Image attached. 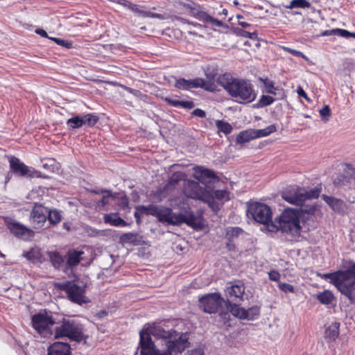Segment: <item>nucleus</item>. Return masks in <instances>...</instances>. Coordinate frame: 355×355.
Instances as JSON below:
<instances>
[{"mask_svg":"<svg viewBox=\"0 0 355 355\" xmlns=\"http://www.w3.org/2000/svg\"><path fill=\"white\" fill-rule=\"evenodd\" d=\"M155 337L162 339L164 350L157 349L150 334L142 330L139 334L140 355H181L191 345L190 333L178 331L174 329L165 330L157 327L151 331Z\"/></svg>","mask_w":355,"mask_h":355,"instance_id":"obj_1","label":"nucleus"},{"mask_svg":"<svg viewBox=\"0 0 355 355\" xmlns=\"http://www.w3.org/2000/svg\"><path fill=\"white\" fill-rule=\"evenodd\" d=\"M324 279H329L339 291L345 295L352 304H355V263L343 261L340 269L334 272L321 275Z\"/></svg>","mask_w":355,"mask_h":355,"instance_id":"obj_2","label":"nucleus"},{"mask_svg":"<svg viewBox=\"0 0 355 355\" xmlns=\"http://www.w3.org/2000/svg\"><path fill=\"white\" fill-rule=\"evenodd\" d=\"M229 76L223 73V89L232 97L240 103H249L255 100L257 93L250 80Z\"/></svg>","mask_w":355,"mask_h":355,"instance_id":"obj_3","label":"nucleus"},{"mask_svg":"<svg viewBox=\"0 0 355 355\" xmlns=\"http://www.w3.org/2000/svg\"><path fill=\"white\" fill-rule=\"evenodd\" d=\"M54 337L56 339L66 337L72 341L80 343L85 339L83 327L75 320L64 319L61 324L55 328Z\"/></svg>","mask_w":355,"mask_h":355,"instance_id":"obj_4","label":"nucleus"},{"mask_svg":"<svg viewBox=\"0 0 355 355\" xmlns=\"http://www.w3.org/2000/svg\"><path fill=\"white\" fill-rule=\"evenodd\" d=\"M183 192L187 198L207 202L209 207L214 209L215 199L212 190L209 189L207 187L203 188L200 187L198 182L191 180H185Z\"/></svg>","mask_w":355,"mask_h":355,"instance_id":"obj_5","label":"nucleus"},{"mask_svg":"<svg viewBox=\"0 0 355 355\" xmlns=\"http://www.w3.org/2000/svg\"><path fill=\"white\" fill-rule=\"evenodd\" d=\"M55 286L58 289L64 291L68 299L73 303L82 305L89 302L85 295V286H79L73 281H67L58 283Z\"/></svg>","mask_w":355,"mask_h":355,"instance_id":"obj_6","label":"nucleus"},{"mask_svg":"<svg viewBox=\"0 0 355 355\" xmlns=\"http://www.w3.org/2000/svg\"><path fill=\"white\" fill-rule=\"evenodd\" d=\"M33 328L43 338H49L53 334V327L55 319L46 311L34 314L31 318Z\"/></svg>","mask_w":355,"mask_h":355,"instance_id":"obj_7","label":"nucleus"},{"mask_svg":"<svg viewBox=\"0 0 355 355\" xmlns=\"http://www.w3.org/2000/svg\"><path fill=\"white\" fill-rule=\"evenodd\" d=\"M33 222H60L62 211L58 209H48L42 204L35 203L31 212Z\"/></svg>","mask_w":355,"mask_h":355,"instance_id":"obj_8","label":"nucleus"},{"mask_svg":"<svg viewBox=\"0 0 355 355\" xmlns=\"http://www.w3.org/2000/svg\"><path fill=\"white\" fill-rule=\"evenodd\" d=\"M246 214L248 218H252L254 222H273L271 208L262 202H248Z\"/></svg>","mask_w":355,"mask_h":355,"instance_id":"obj_9","label":"nucleus"},{"mask_svg":"<svg viewBox=\"0 0 355 355\" xmlns=\"http://www.w3.org/2000/svg\"><path fill=\"white\" fill-rule=\"evenodd\" d=\"M199 308L205 313H216L222 306V297L219 293L206 294L199 298Z\"/></svg>","mask_w":355,"mask_h":355,"instance_id":"obj_10","label":"nucleus"},{"mask_svg":"<svg viewBox=\"0 0 355 355\" xmlns=\"http://www.w3.org/2000/svg\"><path fill=\"white\" fill-rule=\"evenodd\" d=\"M9 163L11 171L17 175L28 178H46V176L42 175L40 171L26 166L17 157H12L9 160Z\"/></svg>","mask_w":355,"mask_h":355,"instance_id":"obj_11","label":"nucleus"},{"mask_svg":"<svg viewBox=\"0 0 355 355\" xmlns=\"http://www.w3.org/2000/svg\"><path fill=\"white\" fill-rule=\"evenodd\" d=\"M155 217L158 218L159 222H194L195 218L193 214L190 218L182 214L175 216L171 208L163 206L158 207Z\"/></svg>","mask_w":355,"mask_h":355,"instance_id":"obj_12","label":"nucleus"},{"mask_svg":"<svg viewBox=\"0 0 355 355\" xmlns=\"http://www.w3.org/2000/svg\"><path fill=\"white\" fill-rule=\"evenodd\" d=\"M193 177L202 183L209 189L213 191V184L218 182V177L210 169L203 166H196L193 168Z\"/></svg>","mask_w":355,"mask_h":355,"instance_id":"obj_13","label":"nucleus"},{"mask_svg":"<svg viewBox=\"0 0 355 355\" xmlns=\"http://www.w3.org/2000/svg\"><path fill=\"white\" fill-rule=\"evenodd\" d=\"M193 5H194V3H187L184 5L187 8L190 10L191 15L204 22L207 26H209L213 29H216L217 27L222 26L221 21L214 19L206 12L200 10L199 6L196 8L193 7Z\"/></svg>","mask_w":355,"mask_h":355,"instance_id":"obj_14","label":"nucleus"},{"mask_svg":"<svg viewBox=\"0 0 355 355\" xmlns=\"http://www.w3.org/2000/svg\"><path fill=\"white\" fill-rule=\"evenodd\" d=\"M258 80L263 84L261 89L263 93L277 96V99H284L286 96L284 89L280 86H276L275 81L268 76L259 77Z\"/></svg>","mask_w":355,"mask_h":355,"instance_id":"obj_15","label":"nucleus"},{"mask_svg":"<svg viewBox=\"0 0 355 355\" xmlns=\"http://www.w3.org/2000/svg\"><path fill=\"white\" fill-rule=\"evenodd\" d=\"M175 87L181 90H190L193 88H202L204 89H211V85H206L205 80L202 78H196L187 80L184 78L177 79L174 84Z\"/></svg>","mask_w":355,"mask_h":355,"instance_id":"obj_16","label":"nucleus"},{"mask_svg":"<svg viewBox=\"0 0 355 355\" xmlns=\"http://www.w3.org/2000/svg\"><path fill=\"white\" fill-rule=\"evenodd\" d=\"M7 227L15 236L24 241L31 240L35 236L34 231L22 223H7Z\"/></svg>","mask_w":355,"mask_h":355,"instance_id":"obj_17","label":"nucleus"},{"mask_svg":"<svg viewBox=\"0 0 355 355\" xmlns=\"http://www.w3.org/2000/svg\"><path fill=\"white\" fill-rule=\"evenodd\" d=\"M83 254L84 252L82 250H78L73 248L68 250L64 255L65 268H64L63 270L67 271L68 270H72L76 267L83 259Z\"/></svg>","mask_w":355,"mask_h":355,"instance_id":"obj_18","label":"nucleus"},{"mask_svg":"<svg viewBox=\"0 0 355 355\" xmlns=\"http://www.w3.org/2000/svg\"><path fill=\"white\" fill-rule=\"evenodd\" d=\"M187 174L184 172L177 171L174 172L171 176L168 178L167 184L162 189H159L156 191V195L158 196L159 200H162V198L166 197V190L169 186H175L180 181L184 180L185 182Z\"/></svg>","mask_w":355,"mask_h":355,"instance_id":"obj_19","label":"nucleus"},{"mask_svg":"<svg viewBox=\"0 0 355 355\" xmlns=\"http://www.w3.org/2000/svg\"><path fill=\"white\" fill-rule=\"evenodd\" d=\"M355 182V168L351 164H346L343 173L337 176L334 184L341 186Z\"/></svg>","mask_w":355,"mask_h":355,"instance_id":"obj_20","label":"nucleus"},{"mask_svg":"<svg viewBox=\"0 0 355 355\" xmlns=\"http://www.w3.org/2000/svg\"><path fill=\"white\" fill-rule=\"evenodd\" d=\"M121 3L120 5L128 8L131 11L138 13L144 17L156 18L161 20L165 19V17L160 13L153 12L150 11L142 10L139 8L138 5L132 3L128 0H121Z\"/></svg>","mask_w":355,"mask_h":355,"instance_id":"obj_21","label":"nucleus"},{"mask_svg":"<svg viewBox=\"0 0 355 355\" xmlns=\"http://www.w3.org/2000/svg\"><path fill=\"white\" fill-rule=\"evenodd\" d=\"M322 198L334 211L338 214L345 213L347 205L343 200L324 194L322 196Z\"/></svg>","mask_w":355,"mask_h":355,"instance_id":"obj_22","label":"nucleus"},{"mask_svg":"<svg viewBox=\"0 0 355 355\" xmlns=\"http://www.w3.org/2000/svg\"><path fill=\"white\" fill-rule=\"evenodd\" d=\"M245 292V286L243 283L236 282L228 286L226 290L227 296L231 300H241Z\"/></svg>","mask_w":355,"mask_h":355,"instance_id":"obj_23","label":"nucleus"},{"mask_svg":"<svg viewBox=\"0 0 355 355\" xmlns=\"http://www.w3.org/2000/svg\"><path fill=\"white\" fill-rule=\"evenodd\" d=\"M48 355H71V346L63 342H55L48 348Z\"/></svg>","mask_w":355,"mask_h":355,"instance_id":"obj_24","label":"nucleus"},{"mask_svg":"<svg viewBox=\"0 0 355 355\" xmlns=\"http://www.w3.org/2000/svg\"><path fill=\"white\" fill-rule=\"evenodd\" d=\"M119 241L123 245L131 244L133 245H146V241L143 239V236L135 233H125L123 234L120 238Z\"/></svg>","mask_w":355,"mask_h":355,"instance_id":"obj_25","label":"nucleus"},{"mask_svg":"<svg viewBox=\"0 0 355 355\" xmlns=\"http://www.w3.org/2000/svg\"><path fill=\"white\" fill-rule=\"evenodd\" d=\"M300 213L298 209L286 208L282 213L277 222H300Z\"/></svg>","mask_w":355,"mask_h":355,"instance_id":"obj_26","label":"nucleus"},{"mask_svg":"<svg viewBox=\"0 0 355 355\" xmlns=\"http://www.w3.org/2000/svg\"><path fill=\"white\" fill-rule=\"evenodd\" d=\"M158 207L159 206L155 205L138 206L137 207V211L135 213V216L137 218V222H139L140 220L139 215H151L155 216L157 211H158Z\"/></svg>","mask_w":355,"mask_h":355,"instance_id":"obj_27","label":"nucleus"},{"mask_svg":"<svg viewBox=\"0 0 355 355\" xmlns=\"http://www.w3.org/2000/svg\"><path fill=\"white\" fill-rule=\"evenodd\" d=\"M48 254L51 264L55 269L63 270L65 268L64 257H62L59 252H49Z\"/></svg>","mask_w":355,"mask_h":355,"instance_id":"obj_28","label":"nucleus"},{"mask_svg":"<svg viewBox=\"0 0 355 355\" xmlns=\"http://www.w3.org/2000/svg\"><path fill=\"white\" fill-rule=\"evenodd\" d=\"M302 189H297L293 194H291L289 196H285L284 199L292 204L297 206H302L306 201L305 196L304 195V192L301 191Z\"/></svg>","mask_w":355,"mask_h":355,"instance_id":"obj_29","label":"nucleus"},{"mask_svg":"<svg viewBox=\"0 0 355 355\" xmlns=\"http://www.w3.org/2000/svg\"><path fill=\"white\" fill-rule=\"evenodd\" d=\"M164 101L168 105L175 107H181L184 109L191 110L195 107V104L192 101H180L170 97H165Z\"/></svg>","mask_w":355,"mask_h":355,"instance_id":"obj_30","label":"nucleus"},{"mask_svg":"<svg viewBox=\"0 0 355 355\" xmlns=\"http://www.w3.org/2000/svg\"><path fill=\"white\" fill-rule=\"evenodd\" d=\"M300 230V223H283V225L281 226V231L283 233L289 234L293 237L299 236Z\"/></svg>","mask_w":355,"mask_h":355,"instance_id":"obj_31","label":"nucleus"},{"mask_svg":"<svg viewBox=\"0 0 355 355\" xmlns=\"http://www.w3.org/2000/svg\"><path fill=\"white\" fill-rule=\"evenodd\" d=\"M22 256L33 263L40 261L42 257L40 250L37 247L32 248L28 251H24Z\"/></svg>","mask_w":355,"mask_h":355,"instance_id":"obj_32","label":"nucleus"},{"mask_svg":"<svg viewBox=\"0 0 355 355\" xmlns=\"http://www.w3.org/2000/svg\"><path fill=\"white\" fill-rule=\"evenodd\" d=\"M254 129H247L239 132L236 137V142L243 144L255 139Z\"/></svg>","mask_w":355,"mask_h":355,"instance_id":"obj_33","label":"nucleus"},{"mask_svg":"<svg viewBox=\"0 0 355 355\" xmlns=\"http://www.w3.org/2000/svg\"><path fill=\"white\" fill-rule=\"evenodd\" d=\"M207 80H205L206 85H211V89H205L206 91L213 92L216 89L215 78L217 75V69L208 67L205 71Z\"/></svg>","mask_w":355,"mask_h":355,"instance_id":"obj_34","label":"nucleus"},{"mask_svg":"<svg viewBox=\"0 0 355 355\" xmlns=\"http://www.w3.org/2000/svg\"><path fill=\"white\" fill-rule=\"evenodd\" d=\"M119 193H112L111 190H108V192L103 193V197L101 200L97 202L98 207H105L112 202L116 200Z\"/></svg>","mask_w":355,"mask_h":355,"instance_id":"obj_35","label":"nucleus"},{"mask_svg":"<svg viewBox=\"0 0 355 355\" xmlns=\"http://www.w3.org/2000/svg\"><path fill=\"white\" fill-rule=\"evenodd\" d=\"M340 323L333 322L325 331V338L329 340H334L339 335Z\"/></svg>","mask_w":355,"mask_h":355,"instance_id":"obj_36","label":"nucleus"},{"mask_svg":"<svg viewBox=\"0 0 355 355\" xmlns=\"http://www.w3.org/2000/svg\"><path fill=\"white\" fill-rule=\"evenodd\" d=\"M317 300L322 304H330L334 300V296L329 291H324L317 295Z\"/></svg>","mask_w":355,"mask_h":355,"instance_id":"obj_37","label":"nucleus"},{"mask_svg":"<svg viewBox=\"0 0 355 355\" xmlns=\"http://www.w3.org/2000/svg\"><path fill=\"white\" fill-rule=\"evenodd\" d=\"M277 96L263 94L259 99L257 105L258 107H264L272 104L275 101H278Z\"/></svg>","mask_w":355,"mask_h":355,"instance_id":"obj_38","label":"nucleus"},{"mask_svg":"<svg viewBox=\"0 0 355 355\" xmlns=\"http://www.w3.org/2000/svg\"><path fill=\"white\" fill-rule=\"evenodd\" d=\"M277 131L275 125H270L264 129H254L255 138H261L270 135Z\"/></svg>","mask_w":355,"mask_h":355,"instance_id":"obj_39","label":"nucleus"},{"mask_svg":"<svg viewBox=\"0 0 355 355\" xmlns=\"http://www.w3.org/2000/svg\"><path fill=\"white\" fill-rule=\"evenodd\" d=\"M311 3L307 0H292L289 5L286 6L287 9L293 8H309Z\"/></svg>","mask_w":355,"mask_h":355,"instance_id":"obj_40","label":"nucleus"},{"mask_svg":"<svg viewBox=\"0 0 355 355\" xmlns=\"http://www.w3.org/2000/svg\"><path fill=\"white\" fill-rule=\"evenodd\" d=\"M261 226L260 230L263 232L266 231L270 233H275L281 230V226L283 223H260Z\"/></svg>","mask_w":355,"mask_h":355,"instance_id":"obj_41","label":"nucleus"},{"mask_svg":"<svg viewBox=\"0 0 355 355\" xmlns=\"http://www.w3.org/2000/svg\"><path fill=\"white\" fill-rule=\"evenodd\" d=\"M83 125L86 124L89 127L94 126L99 120L98 116L94 114H87L82 116Z\"/></svg>","mask_w":355,"mask_h":355,"instance_id":"obj_42","label":"nucleus"},{"mask_svg":"<svg viewBox=\"0 0 355 355\" xmlns=\"http://www.w3.org/2000/svg\"><path fill=\"white\" fill-rule=\"evenodd\" d=\"M67 124L72 129H76L83 125L81 116H76L67 120Z\"/></svg>","mask_w":355,"mask_h":355,"instance_id":"obj_43","label":"nucleus"},{"mask_svg":"<svg viewBox=\"0 0 355 355\" xmlns=\"http://www.w3.org/2000/svg\"><path fill=\"white\" fill-rule=\"evenodd\" d=\"M234 32L236 33L237 36L249 38L251 40H254L257 37V33L256 31L253 33L248 32L247 31H244L241 28H235Z\"/></svg>","mask_w":355,"mask_h":355,"instance_id":"obj_44","label":"nucleus"},{"mask_svg":"<svg viewBox=\"0 0 355 355\" xmlns=\"http://www.w3.org/2000/svg\"><path fill=\"white\" fill-rule=\"evenodd\" d=\"M114 202L118 205L121 209L125 210L128 208L129 200L128 197L124 194L119 193L116 200H115Z\"/></svg>","mask_w":355,"mask_h":355,"instance_id":"obj_45","label":"nucleus"},{"mask_svg":"<svg viewBox=\"0 0 355 355\" xmlns=\"http://www.w3.org/2000/svg\"><path fill=\"white\" fill-rule=\"evenodd\" d=\"M259 315V309L257 306H253L245 310V319L253 320Z\"/></svg>","mask_w":355,"mask_h":355,"instance_id":"obj_46","label":"nucleus"},{"mask_svg":"<svg viewBox=\"0 0 355 355\" xmlns=\"http://www.w3.org/2000/svg\"><path fill=\"white\" fill-rule=\"evenodd\" d=\"M230 313L232 315L239 319H245V309L237 305H234L231 307Z\"/></svg>","mask_w":355,"mask_h":355,"instance_id":"obj_47","label":"nucleus"},{"mask_svg":"<svg viewBox=\"0 0 355 355\" xmlns=\"http://www.w3.org/2000/svg\"><path fill=\"white\" fill-rule=\"evenodd\" d=\"M320 191H321V189H318V188H313V189H311V190L309 191H304V195L305 196V200H309V199H315V198H318L320 196Z\"/></svg>","mask_w":355,"mask_h":355,"instance_id":"obj_48","label":"nucleus"},{"mask_svg":"<svg viewBox=\"0 0 355 355\" xmlns=\"http://www.w3.org/2000/svg\"><path fill=\"white\" fill-rule=\"evenodd\" d=\"M144 245L138 249V254L143 258H148L150 256V244L146 241V245Z\"/></svg>","mask_w":355,"mask_h":355,"instance_id":"obj_49","label":"nucleus"},{"mask_svg":"<svg viewBox=\"0 0 355 355\" xmlns=\"http://www.w3.org/2000/svg\"><path fill=\"white\" fill-rule=\"evenodd\" d=\"M320 117L322 121H327L329 120V116H331V110L329 105H324L320 110Z\"/></svg>","mask_w":355,"mask_h":355,"instance_id":"obj_50","label":"nucleus"},{"mask_svg":"<svg viewBox=\"0 0 355 355\" xmlns=\"http://www.w3.org/2000/svg\"><path fill=\"white\" fill-rule=\"evenodd\" d=\"M51 40L54 41L57 44L64 46L67 49L72 47V43L68 40H62L57 37H49Z\"/></svg>","mask_w":355,"mask_h":355,"instance_id":"obj_51","label":"nucleus"},{"mask_svg":"<svg viewBox=\"0 0 355 355\" xmlns=\"http://www.w3.org/2000/svg\"><path fill=\"white\" fill-rule=\"evenodd\" d=\"M278 287L284 293H295V288L293 286L290 284L280 282L278 284Z\"/></svg>","mask_w":355,"mask_h":355,"instance_id":"obj_52","label":"nucleus"},{"mask_svg":"<svg viewBox=\"0 0 355 355\" xmlns=\"http://www.w3.org/2000/svg\"><path fill=\"white\" fill-rule=\"evenodd\" d=\"M282 49L285 51L291 53L293 55H295V56H297V57H300V58H305L304 54L302 52L300 51H297L295 49H291V48L286 47V46H283Z\"/></svg>","mask_w":355,"mask_h":355,"instance_id":"obj_53","label":"nucleus"},{"mask_svg":"<svg viewBox=\"0 0 355 355\" xmlns=\"http://www.w3.org/2000/svg\"><path fill=\"white\" fill-rule=\"evenodd\" d=\"M336 35L342 37L349 38L351 36V32L345 29L336 28Z\"/></svg>","mask_w":355,"mask_h":355,"instance_id":"obj_54","label":"nucleus"},{"mask_svg":"<svg viewBox=\"0 0 355 355\" xmlns=\"http://www.w3.org/2000/svg\"><path fill=\"white\" fill-rule=\"evenodd\" d=\"M242 232V230L239 227H233L227 232V237L237 236Z\"/></svg>","mask_w":355,"mask_h":355,"instance_id":"obj_55","label":"nucleus"},{"mask_svg":"<svg viewBox=\"0 0 355 355\" xmlns=\"http://www.w3.org/2000/svg\"><path fill=\"white\" fill-rule=\"evenodd\" d=\"M268 277L271 281L278 282L280 279V274L278 271L272 270L268 272Z\"/></svg>","mask_w":355,"mask_h":355,"instance_id":"obj_56","label":"nucleus"},{"mask_svg":"<svg viewBox=\"0 0 355 355\" xmlns=\"http://www.w3.org/2000/svg\"><path fill=\"white\" fill-rule=\"evenodd\" d=\"M191 115L200 118H205L206 116V112L200 108H196L191 112Z\"/></svg>","mask_w":355,"mask_h":355,"instance_id":"obj_57","label":"nucleus"},{"mask_svg":"<svg viewBox=\"0 0 355 355\" xmlns=\"http://www.w3.org/2000/svg\"><path fill=\"white\" fill-rule=\"evenodd\" d=\"M297 93L299 96L304 98L309 102L310 101V98L308 97L307 94L305 92V91L303 89L302 87L299 86L297 88Z\"/></svg>","mask_w":355,"mask_h":355,"instance_id":"obj_58","label":"nucleus"},{"mask_svg":"<svg viewBox=\"0 0 355 355\" xmlns=\"http://www.w3.org/2000/svg\"><path fill=\"white\" fill-rule=\"evenodd\" d=\"M236 18L238 19V24L241 26H242L244 28H247L251 26V25L245 21H241V19L243 18L242 15H237Z\"/></svg>","mask_w":355,"mask_h":355,"instance_id":"obj_59","label":"nucleus"},{"mask_svg":"<svg viewBox=\"0 0 355 355\" xmlns=\"http://www.w3.org/2000/svg\"><path fill=\"white\" fill-rule=\"evenodd\" d=\"M105 222H125L123 219H122L121 217H118L117 218L112 219L110 216L106 214L105 216Z\"/></svg>","mask_w":355,"mask_h":355,"instance_id":"obj_60","label":"nucleus"},{"mask_svg":"<svg viewBox=\"0 0 355 355\" xmlns=\"http://www.w3.org/2000/svg\"><path fill=\"white\" fill-rule=\"evenodd\" d=\"M232 125L229 123L223 121V133L229 134L232 132Z\"/></svg>","mask_w":355,"mask_h":355,"instance_id":"obj_61","label":"nucleus"},{"mask_svg":"<svg viewBox=\"0 0 355 355\" xmlns=\"http://www.w3.org/2000/svg\"><path fill=\"white\" fill-rule=\"evenodd\" d=\"M233 196L232 193L223 189V202L230 200Z\"/></svg>","mask_w":355,"mask_h":355,"instance_id":"obj_62","label":"nucleus"},{"mask_svg":"<svg viewBox=\"0 0 355 355\" xmlns=\"http://www.w3.org/2000/svg\"><path fill=\"white\" fill-rule=\"evenodd\" d=\"M188 355H204V352L199 348L193 349L189 352Z\"/></svg>","mask_w":355,"mask_h":355,"instance_id":"obj_63","label":"nucleus"},{"mask_svg":"<svg viewBox=\"0 0 355 355\" xmlns=\"http://www.w3.org/2000/svg\"><path fill=\"white\" fill-rule=\"evenodd\" d=\"M336 28L331 30L324 31L321 33L322 36H330V35H336Z\"/></svg>","mask_w":355,"mask_h":355,"instance_id":"obj_64","label":"nucleus"}]
</instances>
